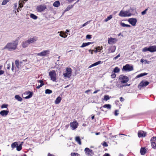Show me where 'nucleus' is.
Returning <instances> with one entry per match:
<instances>
[{
    "label": "nucleus",
    "instance_id": "44",
    "mask_svg": "<svg viewBox=\"0 0 156 156\" xmlns=\"http://www.w3.org/2000/svg\"><path fill=\"white\" fill-rule=\"evenodd\" d=\"M96 48L97 49V50H98V52L100 51L101 50H102L103 49V47L102 46H98L97 47H96Z\"/></svg>",
    "mask_w": 156,
    "mask_h": 156
},
{
    "label": "nucleus",
    "instance_id": "50",
    "mask_svg": "<svg viewBox=\"0 0 156 156\" xmlns=\"http://www.w3.org/2000/svg\"><path fill=\"white\" fill-rule=\"evenodd\" d=\"M86 38L87 39H90L91 38V36L90 35H87L86 36Z\"/></svg>",
    "mask_w": 156,
    "mask_h": 156
},
{
    "label": "nucleus",
    "instance_id": "9",
    "mask_svg": "<svg viewBox=\"0 0 156 156\" xmlns=\"http://www.w3.org/2000/svg\"><path fill=\"white\" fill-rule=\"evenodd\" d=\"M118 39L115 38L110 37L108 38V43L109 44L112 45L115 44L118 41Z\"/></svg>",
    "mask_w": 156,
    "mask_h": 156
},
{
    "label": "nucleus",
    "instance_id": "37",
    "mask_svg": "<svg viewBox=\"0 0 156 156\" xmlns=\"http://www.w3.org/2000/svg\"><path fill=\"white\" fill-rule=\"evenodd\" d=\"M15 98L19 101H21L22 100V98L19 95H16L15 97Z\"/></svg>",
    "mask_w": 156,
    "mask_h": 156
},
{
    "label": "nucleus",
    "instance_id": "23",
    "mask_svg": "<svg viewBox=\"0 0 156 156\" xmlns=\"http://www.w3.org/2000/svg\"><path fill=\"white\" fill-rule=\"evenodd\" d=\"M58 33H60L59 36L65 38L67 37V35H66L65 33L64 32L61 31L60 32H58Z\"/></svg>",
    "mask_w": 156,
    "mask_h": 156
},
{
    "label": "nucleus",
    "instance_id": "6",
    "mask_svg": "<svg viewBox=\"0 0 156 156\" xmlns=\"http://www.w3.org/2000/svg\"><path fill=\"white\" fill-rule=\"evenodd\" d=\"M51 80L53 82L56 81V80L57 74L56 72L54 70L50 71L49 73Z\"/></svg>",
    "mask_w": 156,
    "mask_h": 156
},
{
    "label": "nucleus",
    "instance_id": "40",
    "mask_svg": "<svg viewBox=\"0 0 156 156\" xmlns=\"http://www.w3.org/2000/svg\"><path fill=\"white\" fill-rule=\"evenodd\" d=\"M52 93V91L49 89H46L45 91V93L46 94H50Z\"/></svg>",
    "mask_w": 156,
    "mask_h": 156
},
{
    "label": "nucleus",
    "instance_id": "55",
    "mask_svg": "<svg viewBox=\"0 0 156 156\" xmlns=\"http://www.w3.org/2000/svg\"><path fill=\"white\" fill-rule=\"evenodd\" d=\"M11 66V64H10L9 63L7 65V69H9L10 68Z\"/></svg>",
    "mask_w": 156,
    "mask_h": 156
},
{
    "label": "nucleus",
    "instance_id": "12",
    "mask_svg": "<svg viewBox=\"0 0 156 156\" xmlns=\"http://www.w3.org/2000/svg\"><path fill=\"white\" fill-rule=\"evenodd\" d=\"M151 142L152 148H156V136L152 137L151 140Z\"/></svg>",
    "mask_w": 156,
    "mask_h": 156
},
{
    "label": "nucleus",
    "instance_id": "51",
    "mask_svg": "<svg viewBox=\"0 0 156 156\" xmlns=\"http://www.w3.org/2000/svg\"><path fill=\"white\" fill-rule=\"evenodd\" d=\"M89 22L87 21V22L85 23L84 24H83L82 25V27H84L86 26L89 23Z\"/></svg>",
    "mask_w": 156,
    "mask_h": 156
},
{
    "label": "nucleus",
    "instance_id": "16",
    "mask_svg": "<svg viewBox=\"0 0 156 156\" xmlns=\"http://www.w3.org/2000/svg\"><path fill=\"white\" fill-rule=\"evenodd\" d=\"M50 51L49 50H44L40 53H37V55L40 56H44L49 54Z\"/></svg>",
    "mask_w": 156,
    "mask_h": 156
},
{
    "label": "nucleus",
    "instance_id": "54",
    "mask_svg": "<svg viewBox=\"0 0 156 156\" xmlns=\"http://www.w3.org/2000/svg\"><path fill=\"white\" fill-rule=\"evenodd\" d=\"M103 146L104 147H107L108 146V144H107L106 143V142H104L103 144Z\"/></svg>",
    "mask_w": 156,
    "mask_h": 156
},
{
    "label": "nucleus",
    "instance_id": "25",
    "mask_svg": "<svg viewBox=\"0 0 156 156\" xmlns=\"http://www.w3.org/2000/svg\"><path fill=\"white\" fill-rule=\"evenodd\" d=\"M62 100V98L60 97H58L56 99L55 101V104H59Z\"/></svg>",
    "mask_w": 156,
    "mask_h": 156
},
{
    "label": "nucleus",
    "instance_id": "52",
    "mask_svg": "<svg viewBox=\"0 0 156 156\" xmlns=\"http://www.w3.org/2000/svg\"><path fill=\"white\" fill-rule=\"evenodd\" d=\"M118 112L119 111L117 110H116L115 111V116H117L118 115Z\"/></svg>",
    "mask_w": 156,
    "mask_h": 156
},
{
    "label": "nucleus",
    "instance_id": "33",
    "mask_svg": "<svg viewBox=\"0 0 156 156\" xmlns=\"http://www.w3.org/2000/svg\"><path fill=\"white\" fill-rule=\"evenodd\" d=\"M92 43L91 42H87V43H83L81 46L80 47L81 48H83L84 47H85L86 46H87L89 45H90V44H91Z\"/></svg>",
    "mask_w": 156,
    "mask_h": 156
},
{
    "label": "nucleus",
    "instance_id": "24",
    "mask_svg": "<svg viewBox=\"0 0 156 156\" xmlns=\"http://www.w3.org/2000/svg\"><path fill=\"white\" fill-rule=\"evenodd\" d=\"M37 82L40 83L41 84L40 85H38L36 87L37 89H39L42 86L44 85V83L43 81L42 80H38Z\"/></svg>",
    "mask_w": 156,
    "mask_h": 156
},
{
    "label": "nucleus",
    "instance_id": "60",
    "mask_svg": "<svg viewBox=\"0 0 156 156\" xmlns=\"http://www.w3.org/2000/svg\"><path fill=\"white\" fill-rule=\"evenodd\" d=\"M100 91V90H96L95 91H94V92H93V94H96L99 91Z\"/></svg>",
    "mask_w": 156,
    "mask_h": 156
},
{
    "label": "nucleus",
    "instance_id": "46",
    "mask_svg": "<svg viewBox=\"0 0 156 156\" xmlns=\"http://www.w3.org/2000/svg\"><path fill=\"white\" fill-rule=\"evenodd\" d=\"M102 63V62H101V61H98V62L95 63L94 64H95V66H97L99 64H101Z\"/></svg>",
    "mask_w": 156,
    "mask_h": 156
},
{
    "label": "nucleus",
    "instance_id": "56",
    "mask_svg": "<svg viewBox=\"0 0 156 156\" xmlns=\"http://www.w3.org/2000/svg\"><path fill=\"white\" fill-rule=\"evenodd\" d=\"M4 73V71L3 70H0V75L3 74Z\"/></svg>",
    "mask_w": 156,
    "mask_h": 156
},
{
    "label": "nucleus",
    "instance_id": "53",
    "mask_svg": "<svg viewBox=\"0 0 156 156\" xmlns=\"http://www.w3.org/2000/svg\"><path fill=\"white\" fill-rule=\"evenodd\" d=\"M96 66L95 65V64L94 63V64H93L91 65L89 67V68H91V67H92L94 66Z\"/></svg>",
    "mask_w": 156,
    "mask_h": 156
},
{
    "label": "nucleus",
    "instance_id": "58",
    "mask_svg": "<svg viewBox=\"0 0 156 156\" xmlns=\"http://www.w3.org/2000/svg\"><path fill=\"white\" fill-rule=\"evenodd\" d=\"M13 62L12 63V71L13 72V70H14V67H13Z\"/></svg>",
    "mask_w": 156,
    "mask_h": 156
},
{
    "label": "nucleus",
    "instance_id": "49",
    "mask_svg": "<svg viewBox=\"0 0 156 156\" xmlns=\"http://www.w3.org/2000/svg\"><path fill=\"white\" fill-rule=\"evenodd\" d=\"M116 75L115 74V73H112L111 75V77L112 78H115L116 77Z\"/></svg>",
    "mask_w": 156,
    "mask_h": 156
},
{
    "label": "nucleus",
    "instance_id": "45",
    "mask_svg": "<svg viewBox=\"0 0 156 156\" xmlns=\"http://www.w3.org/2000/svg\"><path fill=\"white\" fill-rule=\"evenodd\" d=\"M71 156H79V155L76 153H71Z\"/></svg>",
    "mask_w": 156,
    "mask_h": 156
},
{
    "label": "nucleus",
    "instance_id": "22",
    "mask_svg": "<svg viewBox=\"0 0 156 156\" xmlns=\"http://www.w3.org/2000/svg\"><path fill=\"white\" fill-rule=\"evenodd\" d=\"M24 94L26 95H28L25 98L26 99H27L31 98L33 95V92H30V91H27Z\"/></svg>",
    "mask_w": 156,
    "mask_h": 156
},
{
    "label": "nucleus",
    "instance_id": "47",
    "mask_svg": "<svg viewBox=\"0 0 156 156\" xmlns=\"http://www.w3.org/2000/svg\"><path fill=\"white\" fill-rule=\"evenodd\" d=\"M8 106V105L6 104H3L1 106V108H7Z\"/></svg>",
    "mask_w": 156,
    "mask_h": 156
},
{
    "label": "nucleus",
    "instance_id": "11",
    "mask_svg": "<svg viewBox=\"0 0 156 156\" xmlns=\"http://www.w3.org/2000/svg\"><path fill=\"white\" fill-rule=\"evenodd\" d=\"M128 22L133 26H135L137 22V20L135 18H129L128 20Z\"/></svg>",
    "mask_w": 156,
    "mask_h": 156
},
{
    "label": "nucleus",
    "instance_id": "48",
    "mask_svg": "<svg viewBox=\"0 0 156 156\" xmlns=\"http://www.w3.org/2000/svg\"><path fill=\"white\" fill-rule=\"evenodd\" d=\"M147 10V9H146L145 10H144V11L142 12H141L142 15H144L146 14Z\"/></svg>",
    "mask_w": 156,
    "mask_h": 156
},
{
    "label": "nucleus",
    "instance_id": "13",
    "mask_svg": "<svg viewBox=\"0 0 156 156\" xmlns=\"http://www.w3.org/2000/svg\"><path fill=\"white\" fill-rule=\"evenodd\" d=\"M116 47L115 46H111L108 49L107 54H110L114 52L116 50Z\"/></svg>",
    "mask_w": 156,
    "mask_h": 156
},
{
    "label": "nucleus",
    "instance_id": "19",
    "mask_svg": "<svg viewBox=\"0 0 156 156\" xmlns=\"http://www.w3.org/2000/svg\"><path fill=\"white\" fill-rule=\"evenodd\" d=\"M103 108H106L108 109H110L111 108V105L110 104H105L103 106L100 107V108L103 111L105 110L103 109Z\"/></svg>",
    "mask_w": 156,
    "mask_h": 156
},
{
    "label": "nucleus",
    "instance_id": "5",
    "mask_svg": "<svg viewBox=\"0 0 156 156\" xmlns=\"http://www.w3.org/2000/svg\"><path fill=\"white\" fill-rule=\"evenodd\" d=\"M133 70V66L129 64H126L124 66L122 69L123 71L129 72Z\"/></svg>",
    "mask_w": 156,
    "mask_h": 156
},
{
    "label": "nucleus",
    "instance_id": "34",
    "mask_svg": "<svg viewBox=\"0 0 156 156\" xmlns=\"http://www.w3.org/2000/svg\"><path fill=\"white\" fill-rule=\"evenodd\" d=\"M120 25L122 27H130L131 26L129 25L126 24L124 23H123L121 22L120 23Z\"/></svg>",
    "mask_w": 156,
    "mask_h": 156
},
{
    "label": "nucleus",
    "instance_id": "41",
    "mask_svg": "<svg viewBox=\"0 0 156 156\" xmlns=\"http://www.w3.org/2000/svg\"><path fill=\"white\" fill-rule=\"evenodd\" d=\"M104 99L106 101H107L110 99V97L108 95H105L104 96Z\"/></svg>",
    "mask_w": 156,
    "mask_h": 156
},
{
    "label": "nucleus",
    "instance_id": "32",
    "mask_svg": "<svg viewBox=\"0 0 156 156\" xmlns=\"http://www.w3.org/2000/svg\"><path fill=\"white\" fill-rule=\"evenodd\" d=\"M112 17H113L112 15H109V16H108L107 17V18L105 19V20L104 21L106 22H107L108 20H111L112 18Z\"/></svg>",
    "mask_w": 156,
    "mask_h": 156
},
{
    "label": "nucleus",
    "instance_id": "10",
    "mask_svg": "<svg viewBox=\"0 0 156 156\" xmlns=\"http://www.w3.org/2000/svg\"><path fill=\"white\" fill-rule=\"evenodd\" d=\"M27 60H23V61L20 62L19 61L17 60H16L15 61L16 65V66L19 69L20 68L21 65H24L25 63L27 62Z\"/></svg>",
    "mask_w": 156,
    "mask_h": 156
},
{
    "label": "nucleus",
    "instance_id": "18",
    "mask_svg": "<svg viewBox=\"0 0 156 156\" xmlns=\"http://www.w3.org/2000/svg\"><path fill=\"white\" fill-rule=\"evenodd\" d=\"M138 134L139 137H144L146 136L147 133L143 131H140L138 132Z\"/></svg>",
    "mask_w": 156,
    "mask_h": 156
},
{
    "label": "nucleus",
    "instance_id": "14",
    "mask_svg": "<svg viewBox=\"0 0 156 156\" xmlns=\"http://www.w3.org/2000/svg\"><path fill=\"white\" fill-rule=\"evenodd\" d=\"M85 154L87 156H91L93 154L92 151L88 148H86L84 150Z\"/></svg>",
    "mask_w": 156,
    "mask_h": 156
},
{
    "label": "nucleus",
    "instance_id": "8",
    "mask_svg": "<svg viewBox=\"0 0 156 156\" xmlns=\"http://www.w3.org/2000/svg\"><path fill=\"white\" fill-rule=\"evenodd\" d=\"M149 83L145 80H143L138 85V87L140 89H141L142 87H145L149 84Z\"/></svg>",
    "mask_w": 156,
    "mask_h": 156
},
{
    "label": "nucleus",
    "instance_id": "39",
    "mask_svg": "<svg viewBox=\"0 0 156 156\" xmlns=\"http://www.w3.org/2000/svg\"><path fill=\"white\" fill-rule=\"evenodd\" d=\"M17 145V143L16 142H15L12 144L11 146L12 148H15Z\"/></svg>",
    "mask_w": 156,
    "mask_h": 156
},
{
    "label": "nucleus",
    "instance_id": "63",
    "mask_svg": "<svg viewBox=\"0 0 156 156\" xmlns=\"http://www.w3.org/2000/svg\"><path fill=\"white\" fill-rule=\"evenodd\" d=\"M90 90H87L85 91V93H87L88 92H90Z\"/></svg>",
    "mask_w": 156,
    "mask_h": 156
},
{
    "label": "nucleus",
    "instance_id": "36",
    "mask_svg": "<svg viewBox=\"0 0 156 156\" xmlns=\"http://www.w3.org/2000/svg\"><path fill=\"white\" fill-rule=\"evenodd\" d=\"M140 62L142 63L144 62V64H149L151 63V61H147L146 60H144L141 59L140 60Z\"/></svg>",
    "mask_w": 156,
    "mask_h": 156
},
{
    "label": "nucleus",
    "instance_id": "29",
    "mask_svg": "<svg viewBox=\"0 0 156 156\" xmlns=\"http://www.w3.org/2000/svg\"><path fill=\"white\" fill-rule=\"evenodd\" d=\"M75 140L79 145L81 144L80 139L79 136H76L75 137Z\"/></svg>",
    "mask_w": 156,
    "mask_h": 156
},
{
    "label": "nucleus",
    "instance_id": "28",
    "mask_svg": "<svg viewBox=\"0 0 156 156\" xmlns=\"http://www.w3.org/2000/svg\"><path fill=\"white\" fill-rule=\"evenodd\" d=\"M60 5V3L59 1H57L55 2L53 4V5L54 7H58Z\"/></svg>",
    "mask_w": 156,
    "mask_h": 156
},
{
    "label": "nucleus",
    "instance_id": "1",
    "mask_svg": "<svg viewBox=\"0 0 156 156\" xmlns=\"http://www.w3.org/2000/svg\"><path fill=\"white\" fill-rule=\"evenodd\" d=\"M17 43L15 41L8 43L4 47V49H7L9 51H12L16 49L17 46Z\"/></svg>",
    "mask_w": 156,
    "mask_h": 156
},
{
    "label": "nucleus",
    "instance_id": "7",
    "mask_svg": "<svg viewBox=\"0 0 156 156\" xmlns=\"http://www.w3.org/2000/svg\"><path fill=\"white\" fill-rule=\"evenodd\" d=\"M72 74V69L71 68L67 67L66 69V73L63 74V76L65 78H69Z\"/></svg>",
    "mask_w": 156,
    "mask_h": 156
},
{
    "label": "nucleus",
    "instance_id": "26",
    "mask_svg": "<svg viewBox=\"0 0 156 156\" xmlns=\"http://www.w3.org/2000/svg\"><path fill=\"white\" fill-rule=\"evenodd\" d=\"M26 1V0H20L19 2V8H21L23 6V4L24 3V1Z\"/></svg>",
    "mask_w": 156,
    "mask_h": 156
},
{
    "label": "nucleus",
    "instance_id": "42",
    "mask_svg": "<svg viewBox=\"0 0 156 156\" xmlns=\"http://www.w3.org/2000/svg\"><path fill=\"white\" fill-rule=\"evenodd\" d=\"M30 16L31 18L34 20L36 19L37 18V16L33 14H30Z\"/></svg>",
    "mask_w": 156,
    "mask_h": 156
},
{
    "label": "nucleus",
    "instance_id": "38",
    "mask_svg": "<svg viewBox=\"0 0 156 156\" xmlns=\"http://www.w3.org/2000/svg\"><path fill=\"white\" fill-rule=\"evenodd\" d=\"M73 7V5H69L66 9L65 11H67L72 8Z\"/></svg>",
    "mask_w": 156,
    "mask_h": 156
},
{
    "label": "nucleus",
    "instance_id": "43",
    "mask_svg": "<svg viewBox=\"0 0 156 156\" xmlns=\"http://www.w3.org/2000/svg\"><path fill=\"white\" fill-rule=\"evenodd\" d=\"M22 149L21 144H20L19 146L16 147V150L18 151H20Z\"/></svg>",
    "mask_w": 156,
    "mask_h": 156
},
{
    "label": "nucleus",
    "instance_id": "64",
    "mask_svg": "<svg viewBox=\"0 0 156 156\" xmlns=\"http://www.w3.org/2000/svg\"><path fill=\"white\" fill-rule=\"evenodd\" d=\"M74 1V0H68V2L69 3H71Z\"/></svg>",
    "mask_w": 156,
    "mask_h": 156
},
{
    "label": "nucleus",
    "instance_id": "57",
    "mask_svg": "<svg viewBox=\"0 0 156 156\" xmlns=\"http://www.w3.org/2000/svg\"><path fill=\"white\" fill-rule=\"evenodd\" d=\"M120 56V54H119L118 55H117L114 58V59H116L118 57H119Z\"/></svg>",
    "mask_w": 156,
    "mask_h": 156
},
{
    "label": "nucleus",
    "instance_id": "15",
    "mask_svg": "<svg viewBox=\"0 0 156 156\" xmlns=\"http://www.w3.org/2000/svg\"><path fill=\"white\" fill-rule=\"evenodd\" d=\"M78 123L76 121H74L73 122L70 123V127L72 130H74L77 127Z\"/></svg>",
    "mask_w": 156,
    "mask_h": 156
},
{
    "label": "nucleus",
    "instance_id": "27",
    "mask_svg": "<svg viewBox=\"0 0 156 156\" xmlns=\"http://www.w3.org/2000/svg\"><path fill=\"white\" fill-rule=\"evenodd\" d=\"M9 113V111H5V110H3L1 111L0 112V114L2 116H6V115Z\"/></svg>",
    "mask_w": 156,
    "mask_h": 156
},
{
    "label": "nucleus",
    "instance_id": "3",
    "mask_svg": "<svg viewBox=\"0 0 156 156\" xmlns=\"http://www.w3.org/2000/svg\"><path fill=\"white\" fill-rule=\"evenodd\" d=\"M132 14L129 11H124L121 10L119 14V16L121 17H126L130 16Z\"/></svg>",
    "mask_w": 156,
    "mask_h": 156
},
{
    "label": "nucleus",
    "instance_id": "35",
    "mask_svg": "<svg viewBox=\"0 0 156 156\" xmlns=\"http://www.w3.org/2000/svg\"><path fill=\"white\" fill-rule=\"evenodd\" d=\"M120 71V69L118 67H116L114 68L113 70V72L115 73H118Z\"/></svg>",
    "mask_w": 156,
    "mask_h": 156
},
{
    "label": "nucleus",
    "instance_id": "59",
    "mask_svg": "<svg viewBox=\"0 0 156 156\" xmlns=\"http://www.w3.org/2000/svg\"><path fill=\"white\" fill-rule=\"evenodd\" d=\"M103 156H110V155L109 154L105 153Z\"/></svg>",
    "mask_w": 156,
    "mask_h": 156
},
{
    "label": "nucleus",
    "instance_id": "31",
    "mask_svg": "<svg viewBox=\"0 0 156 156\" xmlns=\"http://www.w3.org/2000/svg\"><path fill=\"white\" fill-rule=\"evenodd\" d=\"M147 73H141L139 75H138L137 76H136V78H139L140 77H142V76H145V75H147Z\"/></svg>",
    "mask_w": 156,
    "mask_h": 156
},
{
    "label": "nucleus",
    "instance_id": "61",
    "mask_svg": "<svg viewBox=\"0 0 156 156\" xmlns=\"http://www.w3.org/2000/svg\"><path fill=\"white\" fill-rule=\"evenodd\" d=\"M95 50H94V51H94V52H95V53H97V52L98 51V50H97V49L96 48H95Z\"/></svg>",
    "mask_w": 156,
    "mask_h": 156
},
{
    "label": "nucleus",
    "instance_id": "2",
    "mask_svg": "<svg viewBox=\"0 0 156 156\" xmlns=\"http://www.w3.org/2000/svg\"><path fill=\"white\" fill-rule=\"evenodd\" d=\"M147 51L151 52H153L156 51V45L151 46L148 47H145L142 49L143 52H145Z\"/></svg>",
    "mask_w": 156,
    "mask_h": 156
},
{
    "label": "nucleus",
    "instance_id": "17",
    "mask_svg": "<svg viewBox=\"0 0 156 156\" xmlns=\"http://www.w3.org/2000/svg\"><path fill=\"white\" fill-rule=\"evenodd\" d=\"M45 6L40 5L38 6L37 8V11L38 12H41L46 9Z\"/></svg>",
    "mask_w": 156,
    "mask_h": 156
},
{
    "label": "nucleus",
    "instance_id": "21",
    "mask_svg": "<svg viewBox=\"0 0 156 156\" xmlns=\"http://www.w3.org/2000/svg\"><path fill=\"white\" fill-rule=\"evenodd\" d=\"M37 40V38L36 37H34L32 38H30L28 40V41L29 42V44L30 43H34Z\"/></svg>",
    "mask_w": 156,
    "mask_h": 156
},
{
    "label": "nucleus",
    "instance_id": "4",
    "mask_svg": "<svg viewBox=\"0 0 156 156\" xmlns=\"http://www.w3.org/2000/svg\"><path fill=\"white\" fill-rule=\"evenodd\" d=\"M119 79L122 83H126L129 80V78L127 76L123 75H120Z\"/></svg>",
    "mask_w": 156,
    "mask_h": 156
},
{
    "label": "nucleus",
    "instance_id": "62",
    "mask_svg": "<svg viewBox=\"0 0 156 156\" xmlns=\"http://www.w3.org/2000/svg\"><path fill=\"white\" fill-rule=\"evenodd\" d=\"M120 99L121 101H123V98L122 97L120 98Z\"/></svg>",
    "mask_w": 156,
    "mask_h": 156
},
{
    "label": "nucleus",
    "instance_id": "20",
    "mask_svg": "<svg viewBox=\"0 0 156 156\" xmlns=\"http://www.w3.org/2000/svg\"><path fill=\"white\" fill-rule=\"evenodd\" d=\"M29 44V43L27 40L22 42L21 44V45L23 48H26L27 47Z\"/></svg>",
    "mask_w": 156,
    "mask_h": 156
},
{
    "label": "nucleus",
    "instance_id": "30",
    "mask_svg": "<svg viewBox=\"0 0 156 156\" xmlns=\"http://www.w3.org/2000/svg\"><path fill=\"white\" fill-rule=\"evenodd\" d=\"M146 151V150L145 149V148L144 147H142L141 148L140 150V152L141 155H144L145 154Z\"/></svg>",
    "mask_w": 156,
    "mask_h": 156
}]
</instances>
